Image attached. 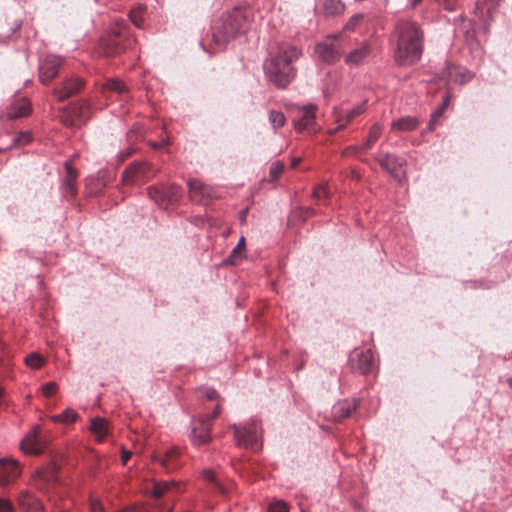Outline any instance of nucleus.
<instances>
[{"label":"nucleus","mask_w":512,"mask_h":512,"mask_svg":"<svg viewBox=\"0 0 512 512\" xmlns=\"http://www.w3.org/2000/svg\"><path fill=\"white\" fill-rule=\"evenodd\" d=\"M389 42L393 59L398 66H411L422 57L424 33L412 20H398L390 34Z\"/></svg>","instance_id":"f257e3e1"},{"label":"nucleus","mask_w":512,"mask_h":512,"mask_svg":"<svg viewBox=\"0 0 512 512\" xmlns=\"http://www.w3.org/2000/svg\"><path fill=\"white\" fill-rule=\"evenodd\" d=\"M301 54V50L294 45H279L263 63L267 80L277 88L285 89L296 77L297 69L294 63Z\"/></svg>","instance_id":"f03ea898"},{"label":"nucleus","mask_w":512,"mask_h":512,"mask_svg":"<svg viewBox=\"0 0 512 512\" xmlns=\"http://www.w3.org/2000/svg\"><path fill=\"white\" fill-rule=\"evenodd\" d=\"M250 25V11L235 7L223 14L213 27L212 39L220 48H225L232 40L246 34Z\"/></svg>","instance_id":"7ed1b4c3"},{"label":"nucleus","mask_w":512,"mask_h":512,"mask_svg":"<svg viewBox=\"0 0 512 512\" xmlns=\"http://www.w3.org/2000/svg\"><path fill=\"white\" fill-rule=\"evenodd\" d=\"M236 445L239 447H249L257 450L261 447L260 433L261 425L257 419H251L245 424H232Z\"/></svg>","instance_id":"20e7f679"},{"label":"nucleus","mask_w":512,"mask_h":512,"mask_svg":"<svg viewBox=\"0 0 512 512\" xmlns=\"http://www.w3.org/2000/svg\"><path fill=\"white\" fill-rule=\"evenodd\" d=\"M134 43L135 39L128 34L124 25L117 23L103 43V52L106 56H112L131 48Z\"/></svg>","instance_id":"39448f33"},{"label":"nucleus","mask_w":512,"mask_h":512,"mask_svg":"<svg viewBox=\"0 0 512 512\" xmlns=\"http://www.w3.org/2000/svg\"><path fill=\"white\" fill-rule=\"evenodd\" d=\"M148 196L160 207L167 208L178 203L182 197L183 190L176 184H161L151 186L147 189Z\"/></svg>","instance_id":"423d86ee"},{"label":"nucleus","mask_w":512,"mask_h":512,"mask_svg":"<svg viewBox=\"0 0 512 512\" xmlns=\"http://www.w3.org/2000/svg\"><path fill=\"white\" fill-rule=\"evenodd\" d=\"M219 413L220 407L217 405L212 413L202 415L197 420L192 421L189 437L194 445H205L211 440V424Z\"/></svg>","instance_id":"0eeeda50"},{"label":"nucleus","mask_w":512,"mask_h":512,"mask_svg":"<svg viewBox=\"0 0 512 512\" xmlns=\"http://www.w3.org/2000/svg\"><path fill=\"white\" fill-rule=\"evenodd\" d=\"M343 40L341 35L328 36L324 41L315 46V54L327 64L339 61L343 53Z\"/></svg>","instance_id":"6e6552de"},{"label":"nucleus","mask_w":512,"mask_h":512,"mask_svg":"<svg viewBox=\"0 0 512 512\" xmlns=\"http://www.w3.org/2000/svg\"><path fill=\"white\" fill-rule=\"evenodd\" d=\"M91 108L87 101L71 103L62 113L61 120L66 126L79 127L90 118Z\"/></svg>","instance_id":"1a4fd4ad"},{"label":"nucleus","mask_w":512,"mask_h":512,"mask_svg":"<svg viewBox=\"0 0 512 512\" xmlns=\"http://www.w3.org/2000/svg\"><path fill=\"white\" fill-rule=\"evenodd\" d=\"M154 175V170L148 162H134L122 174L125 185H139L148 181Z\"/></svg>","instance_id":"9d476101"},{"label":"nucleus","mask_w":512,"mask_h":512,"mask_svg":"<svg viewBox=\"0 0 512 512\" xmlns=\"http://www.w3.org/2000/svg\"><path fill=\"white\" fill-rule=\"evenodd\" d=\"M367 110V100L358 103L351 109H344L342 107H336L333 110V115L338 123L336 131H339L351 123L357 116L363 114Z\"/></svg>","instance_id":"9b49d317"},{"label":"nucleus","mask_w":512,"mask_h":512,"mask_svg":"<svg viewBox=\"0 0 512 512\" xmlns=\"http://www.w3.org/2000/svg\"><path fill=\"white\" fill-rule=\"evenodd\" d=\"M59 467L55 462H49L38 468L34 473V482L38 489H45L58 481Z\"/></svg>","instance_id":"f8f14e48"},{"label":"nucleus","mask_w":512,"mask_h":512,"mask_svg":"<svg viewBox=\"0 0 512 512\" xmlns=\"http://www.w3.org/2000/svg\"><path fill=\"white\" fill-rule=\"evenodd\" d=\"M63 57L48 55L39 64V78L43 84L49 83L59 72Z\"/></svg>","instance_id":"ddd939ff"},{"label":"nucleus","mask_w":512,"mask_h":512,"mask_svg":"<svg viewBox=\"0 0 512 512\" xmlns=\"http://www.w3.org/2000/svg\"><path fill=\"white\" fill-rule=\"evenodd\" d=\"M377 162L381 167L389 172L394 178L400 179L403 174L405 159L390 153H379L376 156Z\"/></svg>","instance_id":"4468645a"},{"label":"nucleus","mask_w":512,"mask_h":512,"mask_svg":"<svg viewBox=\"0 0 512 512\" xmlns=\"http://www.w3.org/2000/svg\"><path fill=\"white\" fill-rule=\"evenodd\" d=\"M65 178L60 186L62 197L70 200L77 195L78 186H77V177L78 173L76 169L71 165V163H65Z\"/></svg>","instance_id":"2eb2a0df"},{"label":"nucleus","mask_w":512,"mask_h":512,"mask_svg":"<svg viewBox=\"0 0 512 512\" xmlns=\"http://www.w3.org/2000/svg\"><path fill=\"white\" fill-rule=\"evenodd\" d=\"M317 106L315 104H307L299 107V116L294 119V127L298 131H303L313 127L316 119Z\"/></svg>","instance_id":"dca6fc26"},{"label":"nucleus","mask_w":512,"mask_h":512,"mask_svg":"<svg viewBox=\"0 0 512 512\" xmlns=\"http://www.w3.org/2000/svg\"><path fill=\"white\" fill-rule=\"evenodd\" d=\"M441 76L442 78L454 81L455 83L466 84L473 79L474 73L467 69L447 64L442 70Z\"/></svg>","instance_id":"f3484780"},{"label":"nucleus","mask_w":512,"mask_h":512,"mask_svg":"<svg viewBox=\"0 0 512 512\" xmlns=\"http://www.w3.org/2000/svg\"><path fill=\"white\" fill-rule=\"evenodd\" d=\"M20 449L25 454L38 455L41 454L45 445L35 430L28 432L26 437L20 443Z\"/></svg>","instance_id":"a211bd4d"},{"label":"nucleus","mask_w":512,"mask_h":512,"mask_svg":"<svg viewBox=\"0 0 512 512\" xmlns=\"http://www.w3.org/2000/svg\"><path fill=\"white\" fill-rule=\"evenodd\" d=\"M20 474V468L16 461L11 459H0V485L5 486Z\"/></svg>","instance_id":"6ab92c4d"},{"label":"nucleus","mask_w":512,"mask_h":512,"mask_svg":"<svg viewBox=\"0 0 512 512\" xmlns=\"http://www.w3.org/2000/svg\"><path fill=\"white\" fill-rule=\"evenodd\" d=\"M356 358L353 366L362 374L371 373L376 368L375 356L371 349L356 352Z\"/></svg>","instance_id":"aec40b11"},{"label":"nucleus","mask_w":512,"mask_h":512,"mask_svg":"<svg viewBox=\"0 0 512 512\" xmlns=\"http://www.w3.org/2000/svg\"><path fill=\"white\" fill-rule=\"evenodd\" d=\"M84 82L79 77H73L63 82L61 87L57 88L55 93L59 101H64L75 93L79 92Z\"/></svg>","instance_id":"412c9836"},{"label":"nucleus","mask_w":512,"mask_h":512,"mask_svg":"<svg viewBox=\"0 0 512 512\" xmlns=\"http://www.w3.org/2000/svg\"><path fill=\"white\" fill-rule=\"evenodd\" d=\"M358 401L355 399H345L337 402L332 407V417L334 421L340 422L347 418L353 411L356 410Z\"/></svg>","instance_id":"4be33fe9"},{"label":"nucleus","mask_w":512,"mask_h":512,"mask_svg":"<svg viewBox=\"0 0 512 512\" xmlns=\"http://www.w3.org/2000/svg\"><path fill=\"white\" fill-rule=\"evenodd\" d=\"M30 111L31 108L29 101L26 98H18L8 105L6 114L8 119L12 120L25 117L30 113Z\"/></svg>","instance_id":"5701e85b"},{"label":"nucleus","mask_w":512,"mask_h":512,"mask_svg":"<svg viewBox=\"0 0 512 512\" xmlns=\"http://www.w3.org/2000/svg\"><path fill=\"white\" fill-rule=\"evenodd\" d=\"M18 503L24 512H43V504L29 491L20 493Z\"/></svg>","instance_id":"b1692460"},{"label":"nucleus","mask_w":512,"mask_h":512,"mask_svg":"<svg viewBox=\"0 0 512 512\" xmlns=\"http://www.w3.org/2000/svg\"><path fill=\"white\" fill-rule=\"evenodd\" d=\"M370 54V47L368 44H363L359 48L352 50L345 58L349 65H360L365 62Z\"/></svg>","instance_id":"393cba45"},{"label":"nucleus","mask_w":512,"mask_h":512,"mask_svg":"<svg viewBox=\"0 0 512 512\" xmlns=\"http://www.w3.org/2000/svg\"><path fill=\"white\" fill-rule=\"evenodd\" d=\"M382 133V126L378 123L374 124L369 131L367 140L360 147H349L344 151V155H347L350 151L356 150H368L378 140Z\"/></svg>","instance_id":"a878e982"},{"label":"nucleus","mask_w":512,"mask_h":512,"mask_svg":"<svg viewBox=\"0 0 512 512\" xmlns=\"http://www.w3.org/2000/svg\"><path fill=\"white\" fill-rule=\"evenodd\" d=\"M321 7L326 17L341 15L345 10V5L341 0H322Z\"/></svg>","instance_id":"bb28decb"},{"label":"nucleus","mask_w":512,"mask_h":512,"mask_svg":"<svg viewBox=\"0 0 512 512\" xmlns=\"http://www.w3.org/2000/svg\"><path fill=\"white\" fill-rule=\"evenodd\" d=\"M419 125V120L413 116L401 117L392 122V129L397 131H412Z\"/></svg>","instance_id":"cd10ccee"},{"label":"nucleus","mask_w":512,"mask_h":512,"mask_svg":"<svg viewBox=\"0 0 512 512\" xmlns=\"http://www.w3.org/2000/svg\"><path fill=\"white\" fill-rule=\"evenodd\" d=\"M90 430L96 436L98 441H102L108 433L106 420L100 417L92 419Z\"/></svg>","instance_id":"c85d7f7f"},{"label":"nucleus","mask_w":512,"mask_h":512,"mask_svg":"<svg viewBox=\"0 0 512 512\" xmlns=\"http://www.w3.org/2000/svg\"><path fill=\"white\" fill-rule=\"evenodd\" d=\"M176 488V483L173 481L156 482L152 489L153 497L158 500L166 494H170Z\"/></svg>","instance_id":"c756f323"},{"label":"nucleus","mask_w":512,"mask_h":512,"mask_svg":"<svg viewBox=\"0 0 512 512\" xmlns=\"http://www.w3.org/2000/svg\"><path fill=\"white\" fill-rule=\"evenodd\" d=\"M78 417L79 415L75 410L67 408L62 413L51 416V420L57 423L70 424L74 423Z\"/></svg>","instance_id":"7c9ffc66"},{"label":"nucleus","mask_w":512,"mask_h":512,"mask_svg":"<svg viewBox=\"0 0 512 512\" xmlns=\"http://www.w3.org/2000/svg\"><path fill=\"white\" fill-rule=\"evenodd\" d=\"M178 456L179 451L176 448H170L165 452L164 456L161 458V464L167 470H173L178 466V464L176 463Z\"/></svg>","instance_id":"2f4dec72"},{"label":"nucleus","mask_w":512,"mask_h":512,"mask_svg":"<svg viewBox=\"0 0 512 512\" xmlns=\"http://www.w3.org/2000/svg\"><path fill=\"white\" fill-rule=\"evenodd\" d=\"M191 195L200 194L202 196H210L209 188L200 180L191 179L187 183Z\"/></svg>","instance_id":"473e14b6"},{"label":"nucleus","mask_w":512,"mask_h":512,"mask_svg":"<svg viewBox=\"0 0 512 512\" xmlns=\"http://www.w3.org/2000/svg\"><path fill=\"white\" fill-rule=\"evenodd\" d=\"M103 87L106 90L114 91L118 94H123L128 91L127 86L121 80L116 78L108 79Z\"/></svg>","instance_id":"72a5a7b5"},{"label":"nucleus","mask_w":512,"mask_h":512,"mask_svg":"<svg viewBox=\"0 0 512 512\" xmlns=\"http://www.w3.org/2000/svg\"><path fill=\"white\" fill-rule=\"evenodd\" d=\"M144 13H145V7L142 5L135 7L129 13V18H130L131 22L139 29H141L143 27Z\"/></svg>","instance_id":"f704fd0d"},{"label":"nucleus","mask_w":512,"mask_h":512,"mask_svg":"<svg viewBox=\"0 0 512 512\" xmlns=\"http://www.w3.org/2000/svg\"><path fill=\"white\" fill-rule=\"evenodd\" d=\"M286 118L280 111L271 110L269 112V122L274 129H279L285 124Z\"/></svg>","instance_id":"c9c22d12"},{"label":"nucleus","mask_w":512,"mask_h":512,"mask_svg":"<svg viewBox=\"0 0 512 512\" xmlns=\"http://www.w3.org/2000/svg\"><path fill=\"white\" fill-rule=\"evenodd\" d=\"M24 361L27 366H29L30 368H33V369H39L44 363L43 357L36 352L30 353L29 355H27L25 357Z\"/></svg>","instance_id":"e433bc0d"},{"label":"nucleus","mask_w":512,"mask_h":512,"mask_svg":"<svg viewBox=\"0 0 512 512\" xmlns=\"http://www.w3.org/2000/svg\"><path fill=\"white\" fill-rule=\"evenodd\" d=\"M32 141V133L30 131H20L13 138L11 146L26 145Z\"/></svg>","instance_id":"4c0bfd02"},{"label":"nucleus","mask_w":512,"mask_h":512,"mask_svg":"<svg viewBox=\"0 0 512 512\" xmlns=\"http://www.w3.org/2000/svg\"><path fill=\"white\" fill-rule=\"evenodd\" d=\"M245 241L246 240H245V238L243 236L240 237L236 247L233 248V250L231 251L227 261H230L231 263H233L234 259H236L238 257H240V258L243 257L242 252L245 249Z\"/></svg>","instance_id":"58836bf2"},{"label":"nucleus","mask_w":512,"mask_h":512,"mask_svg":"<svg viewBox=\"0 0 512 512\" xmlns=\"http://www.w3.org/2000/svg\"><path fill=\"white\" fill-rule=\"evenodd\" d=\"M203 478L205 481L213 484L215 486L216 489H218V491L220 493H224V488L220 485V483L218 482V480L216 479V476H215V473L213 470H210V469H206L203 471Z\"/></svg>","instance_id":"ea45409f"},{"label":"nucleus","mask_w":512,"mask_h":512,"mask_svg":"<svg viewBox=\"0 0 512 512\" xmlns=\"http://www.w3.org/2000/svg\"><path fill=\"white\" fill-rule=\"evenodd\" d=\"M365 15L362 13H357L352 15L347 21L344 29L353 31L364 19Z\"/></svg>","instance_id":"a19ab883"},{"label":"nucleus","mask_w":512,"mask_h":512,"mask_svg":"<svg viewBox=\"0 0 512 512\" xmlns=\"http://www.w3.org/2000/svg\"><path fill=\"white\" fill-rule=\"evenodd\" d=\"M284 170V164L281 161H275L271 164L269 175L272 180H277Z\"/></svg>","instance_id":"79ce46f5"},{"label":"nucleus","mask_w":512,"mask_h":512,"mask_svg":"<svg viewBox=\"0 0 512 512\" xmlns=\"http://www.w3.org/2000/svg\"><path fill=\"white\" fill-rule=\"evenodd\" d=\"M328 187L326 184H321V185H318L315 189H314V192H313V196L314 198H316L317 200H320L322 198H326L328 197Z\"/></svg>","instance_id":"37998d69"},{"label":"nucleus","mask_w":512,"mask_h":512,"mask_svg":"<svg viewBox=\"0 0 512 512\" xmlns=\"http://www.w3.org/2000/svg\"><path fill=\"white\" fill-rule=\"evenodd\" d=\"M57 391V384L55 382H48L42 386V392L46 397H50Z\"/></svg>","instance_id":"c03bdc74"},{"label":"nucleus","mask_w":512,"mask_h":512,"mask_svg":"<svg viewBox=\"0 0 512 512\" xmlns=\"http://www.w3.org/2000/svg\"><path fill=\"white\" fill-rule=\"evenodd\" d=\"M270 512H288V506L284 501H276L269 507Z\"/></svg>","instance_id":"a18cd8bd"},{"label":"nucleus","mask_w":512,"mask_h":512,"mask_svg":"<svg viewBox=\"0 0 512 512\" xmlns=\"http://www.w3.org/2000/svg\"><path fill=\"white\" fill-rule=\"evenodd\" d=\"M201 393L205 398H207L209 400H214L218 397L217 391L210 387L202 388Z\"/></svg>","instance_id":"49530a36"},{"label":"nucleus","mask_w":512,"mask_h":512,"mask_svg":"<svg viewBox=\"0 0 512 512\" xmlns=\"http://www.w3.org/2000/svg\"><path fill=\"white\" fill-rule=\"evenodd\" d=\"M13 505L12 503L5 498H0V512H12Z\"/></svg>","instance_id":"de8ad7c7"},{"label":"nucleus","mask_w":512,"mask_h":512,"mask_svg":"<svg viewBox=\"0 0 512 512\" xmlns=\"http://www.w3.org/2000/svg\"><path fill=\"white\" fill-rule=\"evenodd\" d=\"M90 510H91V512H102L103 506H102L101 502H99L98 500L91 499L90 500Z\"/></svg>","instance_id":"09e8293b"},{"label":"nucleus","mask_w":512,"mask_h":512,"mask_svg":"<svg viewBox=\"0 0 512 512\" xmlns=\"http://www.w3.org/2000/svg\"><path fill=\"white\" fill-rule=\"evenodd\" d=\"M446 10L452 11L455 9L457 0H439Z\"/></svg>","instance_id":"8fccbe9b"},{"label":"nucleus","mask_w":512,"mask_h":512,"mask_svg":"<svg viewBox=\"0 0 512 512\" xmlns=\"http://www.w3.org/2000/svg\"><path fill=\"white\" fill-rule=\"evenodd\" d=\"M133 153V150L128 148V149H125L124 151H121L118 153V158L121 162H123L125 159H127L128 157H130Z\"/></svg>","instance_id":"3c124183"},{"label":"nucleus","mask_w":512,"mask_h":512,"mask_svg":"<svg viewBox=\"0 0 512 512\" xmlns=\"http://www.w3.org/2000/svg\"><path fill=\"white\" fill-rule=\"evenodd\" d=\"M21 25H22V21L16 20L13 23V26L10 28V33L7 35V37L12 36L16 31H18L21 28Z\"/></svg>","instance_id":"603ef678"},{"label":"nucleus","mask_w":512,"mask_h":512,"mask_svg":"<svg viewBox=\"0 0 512 512\" xmlns=\"http://www.w3.org/2000/svg\"><path fill=\"white\" fill-rule=\"evenodd\" d=\"M435 124L436 122H434V117H431L427 128L423 130L422 134H426L428 132L433 131L435 129Z\"/></svg>","instance_id":"864d4df0"},{"label":"nucleus","mask_w":512,"mask_h":512,"mask_svg":"<svg viewBox=\"0 0 512 512\" xmlns=\"http://www.w3.org/2000/svg\"><path fill=\"white\" fill-rule=\"evenodd\" d=\"M444 111V108L443 107H439L433 114H432V117H434V122H437V119L438 117H440L442 115Z\"/></svg>","instance_id":"5fc2aeb1"},{"label":"nucleus","mask_w":512,"mask_h":512,"mask_svg":"<svg viewBox=\"0 0 512 512\" xmlns=\"http://www.w3.org/2000/svg\"><path fill=\"white\" fill-rule=\"evenodd\" d=\"M130 456H131V453L129 451H123L122 452L121 460H122L124 465L127 463V461L129 460Z\"/></svg>","instance_id":"6e6d98bb"},{"label":"nucleus","mask_w":512,"mask_h":512,"mask_svg":"<svg viewBox=\"0 0 512 512\" xmlns=\"http://www.w3.org/2000/svg\"><path fill=\"white\" fill-rule=\"evenodd\" d=\"M300 161H301V158H300V157H293V158L291 159V167H292V168L297 167V166H298V164L300 163Z\"/></svg>","instance_id":"4d7b16f0"},{"label":"nucleus","mask_w":512,"mask_h":512,"mask_svg":"<svg viewBox=\"0 0 512 512\" xmlns=\"http://www.w3.org/2000/svg\"><path fill=\"white\" fill-rule=\"evenodd\" d=\"M422 0H409L411 7H416Z\"/></svg>","instance_id":"13d9d810"},{"label":"nucleus","mask_w":512,"mask_h":512,"mask_svg":"<svg viewBox=\"0 0 512 512\" xmlns=\"http://www.w3.org/2000/svg\"><path fill=\"white\" fill-rule=\"evenodd\" d=\"M164 145H165V144H164V143H162V142H161V143H155V144H153V146H154V147H156V148L164 147Z\"/></svg>","instance_id":"bf43d9fd"},{"label":"nucleus","mask_w":512,"mask_h":512,"mask_svg":"<svg viewBox=\"0 0 512 512\" xmlns=\"http://www.w3.org/2000/svg\"><path fill=\"white\" fill-rule=\"evenodd\" d=\"M448 103V98H446L443 102V104L440 107H443L445 109L446 105Z\"/></svg>","instance_id":"052dcab7"},{"label":"nucleus","mask_w":512,"mask_h":512,"mask_svg":"<svg viewBox=\"0 0 512 512\" xmlns=\"http://www.w3.org/2000/svg\"><path fill=\"white\" fill-rule=\"evenodd\" d=\"M11 147H12V146L10 145V146H8V147H6V148H0V153H2V152H4V151L8 150V149H9V148H11Z\"/></svg>","instance_id":"680f3d73"},{"label":"nucleus","mask_w":512,"mask_h":512,"mask_svg":"<svg viewBox=\"0 0 512 512\" xmlns=\"http://www.w3.org/2000/svg\"><path fill=\"white\" fill-rule=\"evenodd\" d=\"M508 383H509L510 387L512 388V377L509 378Z\"/></svg>","instance_id":"e2e57ef3"},{"label":"nucleus","mask_w":512,"mask_h":512,"mask_svg":"<svg viewBox=\"0 0 512 512\" xmlns=\"http://www.w3.org/2000/svg\"><path fill=\"white\" fill-rule=\"evenodd\" d=\"M302 512H308V511H306V510H302Z\"/></svg>","instance_id":"0e129e2a"},{"label":"nucleus","mask_w":512,"mask_h":512,"mask_svg":"<svg viewBox=\"0 0 512 512\" xmlns=\"http://www.w3.org/2000/svg\"><path fill=\"white\" fill-rule=\"evenodd\" d=\"M62 512H68V511H62Z\"/></svg>","instance_id":"69168bd1"}]
</instances>
